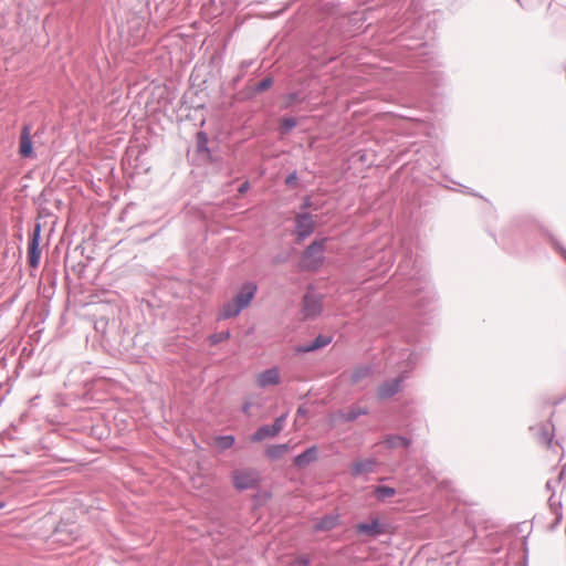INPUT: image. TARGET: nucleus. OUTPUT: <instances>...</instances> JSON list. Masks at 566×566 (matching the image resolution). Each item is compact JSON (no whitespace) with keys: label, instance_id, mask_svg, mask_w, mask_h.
<instances>
[{"label":"nucleus","instance_id":"14","mask_svg":"<svg viewBox=\"0 0 566 566\" xmlns=\"http://www.w3.org/2000/svg\"><path fill=\"white\" fill-rule=\"evenodd\" d=\"M329 343H331V337L319 335L316 337V339L310 346L301 347L297 350L302 352V353H307V352H312V350L322 348V347L328 345Z\"/></svg>","mask_w":566,"mask_h":566},{"label":"nucleus","instance_id":"22","mask_svg":"<svg viewBox=\"0 0 566 566\" xmlns=\"http://www.w3.org/2000/svg\"><path fill=\"white\" fill-rule=\"evenodd\" d=\"M285 418H286V416L282 415L281 417L276 418L274 423L271 426V429L273 430L275 436H277L282 431V429L284 427Z\"/></svg>","mask_w":566,"mask_h":566},{"label":"nucleus","instance_id":"1","mask_svg":"<svg viewBox=\"0 0 566 566\" xmlns=\"http://www.w3.org/2000/svg\"><path fill=\"white\" fill-rule=\"evenodd\" d=\"M325 241V239L315 241L305 250L300 262L302 269L315 271L322 265Z\"/></svg>","mask_w":566,"mask_h":566},{"label":"nucleus","instance_id":"19","mask_svg":"<svg viewBox=\"0 0 566 566\" xmlns=\"http://www.w3.org/2000/svg\"><path fill=\"white\" fill-rule=\"evenodd\" d=\"M375 494H376L377 499L385 500V499L394 496L396 494V491L394 488H390V486H377L375 489Z\"/></svg>","mask_w":566,"mask_h":566},{"label":"nucleus","instance_id":"16","mask_svg":"<svg viewBox=\"0 0 566 566\" xmlns=\"http://www.w3.org/2000/svg\"><path fill=\"white\" fill-rule=\"evenodd\" d=\"M287 451H289L287 444H274V446H270L266 449L265 453L270 459L275 460V459H280L281 457H283Z\"/></svg>","mask_w":566,"mask_h":566},{"label":"nucleus","instance_id":"18","mask_svg":"<svg viewBox=\"0 0 566 566\" xmlns=\"http://www.w3.org/2000/svg\"><path fill=\"white\" fill-rule=\"evenodd\" d=\"M234 441L233 436H220L213 438V446L219 450L224 451L231 448L234 444Z\"/></svg>","mask_w":566,"mask_h":566},{"label":"nucleus","instance_id":"27","mask_svg":"<svg viewBox=\"0 0 566 566\" xmlns=\"http://www.w3.org/2000/svg\"><path fill=\"white\" fill-rule=\"evenodd\" d=\"M397 440H398V441H399V443H400V444H402V446H406V447H407V446L409 444V441H408L407 439H405V438H400V437H399V438H397Z\"/></svg>","mask_w":566,"mask_h":566},{"label":"nucleus","instance_id":"7","mask_svg":"<svg viewBox=\"0 0 566 566\" xmlns=\"http://www.w3.org/2000/svg\"><path fill=\"white\" fill-rule=\"evenodd\" d=\"M256 292V285L254 283H245L239 291L238 295L233 298L240 304L242 308L249 306Z\"/></svg>","mask_w":566,"mask_h":566},{"label":"nucleus","instance_id":"6","mask_svg":"<svg viewBox=\"0 0 566 566\" xmlns=\"http://www.w3.org/2000/svg\"><path fill=\"white\" fill-rule=\"evenodd\" d=\"M314 226H315V221L313 220V218L305 213V214H300L297 216L296 218V234L298 237V239H304L306 237H308L313 230H314Z\"/></svg>","mask_w":566,"mask_h":566},{"label":"nucleus","instance_id":"17","mask_svg":"<svg viewBox=\"0 0 566 566\" xmlns=\"http://www.w3.org/2000/svg\"><path fill=\"white\" fill-rule=\"evenodd\" d=\"M374 465L375 462L373 460L358 461L353 464L352 472L354 475H358L371 471Z\"/></svg>","mask_w":566,"mask_h":566},{"label":"nucleus","instance_id":"23","mask_svg":"<svg viewBox=\"0 0 566 566\" xmlns=\"http://www.w3.org/2000/svg\"><path fill=\"white\" fill-rule=\"evenodd\" d=\"M272 85V80L271 78H264L262 80L259 84H258V91L262 92V91H265L268 90L270 86Z\"/></svg>","mask_w":566,"mask_h":566},{"label":"nucleus","instance_id":"5","mask_svg":"<svg viewBox=\"0 0 566 566\" xmlns=\"http://www.w3.org/2000/svg\"><path fill=\"white\" fill-rule=\"evenodd\" d=\"M322 311V298L314 294H306L303 298V314L305 317H314Z\"/></svg>","mask_w":566,"mask_h":566},{"label":"nucleus","instance_id":"13","mask_svg":"<svg viewBox=\"0 0 566 566\" xmlns=\"http://www.w3.org/2000/svg\"><path fill=\"white\" fill-rule=\"evenodd\" d=\"M274 437H275V433L271 429V426H262L250 437V440L252 442H260L264 439L274 438Z\"/></svg>","mask_w":566,"mask_h":566},{"label":"nucleus","instance_id":"28","mask_svg":"<svg viewBox=\"0 0 566 566\" xmlns=\"http://www.w3.org/2000/svg\"><path fill=\"white\" fill-rule=\"evenodd\" d=\"M198 136H199L200 138H202V139H205V140H206V138H205V136H203V134H202V133H199V134H198Z\"/></svg>","mask_w":566,"mask_h":566},{"label":"nucleus","instance_id":"24","mask_svg":"<svg viewBox=\"0 0 566 566\" xmlns=\"http://www.w3.org/2000/svg\"><path fill=\"white\" fill-rule=\"evenodd\" d=\"M365 411H354L352 410L350 412H348V415L346 416V419L347 420H354L356 419L360 413H364Z\"/></svg>","mask_w":566,"mask_h":566},{"label":"nucleus","instance_id":"8","mask_svg":"<svg viewBox=\"0 0 566 566\" xmlns=\"http://www.w3.org/2000/svg\"><path fill=\"white\" fill-rule=\"evenodd\" d=\"M19 154L23 158H29L33 154L31 132L29 126H24L21 130L19 142Z\"/></svg>","mask_w":566,"mask_h":566},{"label":"nucleus","instance_id":"10","mask_svg":"<svg viewBox=\"0 0 566 566\" xmlns=\"http://www.w3.org/2000/svg\"><path fill=\"white\" fill-rule=\"evenodd\" d=\"M356 530L358 533H363L371 537L384 533V528L377 520H373L370 523H360L356 526Z\"/></svg>","mask_w":566,"mask_h":566},{"label":"nucleus","instance_id":"12","mask_svg":"<svg viewBox=\"0 0 566 566\" xmlns=\"http://www.w3.org/2000/svg\"><path fill=\"white\" fill-rule=\"evenodd\" d=\"M338 524L337 515H328L321 518L314 526L316 531H329L336 527Z\"/></svg>","mask_w":566,"mask_h":566},{"label":"nucleus","instance_id":"2","mask_svg":"<svg viewBox=\"0 0 566 566\" xmlns=\"http://www.w3.org/2000/svg\"><path fill=\"white\" fill-rule=\"evenodd\" d=\"M232 482L240 491L254 489L260 483V474L253 469L235 470L232 472Z\"/></svg>","mask_w":566,"mask_h":566},{"label":"nucleus","instance_id":"20","mask_svg":"<svg viewBox=\"0 0 566 566\" xmlns=\"http://www.w3.org/2000/svg\"><path fill=\"white\" fill-rule=\"evenodd\" d=\"M230 338L229 332H220L209 336V342L211 345H217L221 342L228 340Z\"/></svg>","mask_w":566,"mask_h":566},{"label":"nucleus","instance_id":"3","mask_svg":"<svg viewBox=\"0 0 566 566\" xmlns=\"http://www.w3.org/2000/svg\"><path fill=\"white\" fill-rule=\"evenodd\" d=\"M40 237H41V227H40V224H36L34 227L33 233L30 238L29 245H28V263L33 269L39 266L40 259H41Z\"/></svg>","mask_w":566,"mask_h":566},{"label":"nucleus","instance_id":"9","mask_svg":"<svg viewBox=\"0 0 566 566\" xmlns=\"http://www.w3.org/2000/svg\"><path fill=\"white\" fill-rule=\"evenodd\" d=\"M402 378L390 380L381 385L378 389V396L382 399L390 398L400 390Z\"/></svg>","mask_w":566,"mask_h":566},{"label":"nucleus","instance_id":"25","mask_svg":"<svg viewBox=\"0 0 566 566\" xmlns=\"http://www.w3.org/2000/svg\"><path fill=\"white\" fill-rule=\"evenodd\" d=\"M296 179H297L296 172H293V174H291V175L286 178L285 184H286V185H293V184L296 181Z\"/></svg>","mask_w":566,"mask_h":566},{"label":"nucleus","instance_id":"15","mask_svg":"<svg viewBox=\"0 0 566 566\" xmlns=\"http://www.w3.org/2000/svg\"><path fill=\"white\" fill-rule=\"evenodd\" d=\"M315 455H316V449L310 448L302 454H298L297 457H295L294 464L297 467L306 465L307 463H310L312 460L315 459Z\"/></svg>","mask_w":566,"mask_h":566},{"label":"nucleus","instance_id":"26","mask_svg":"<svg viewBox=\"0 0 566 566\" xmlns=\"http://www.w3.org/2000/svg\"><path fill=\"white\" fill-rule=\"evenodd\" d=\"M250 409H251V402H244L243 406H242V411L245 413V415H250Z\"/></svg>","mask_w":566,"mask_h":566},{"label":"nucleus","instance_id":"4","mask_svg":"<svg viewBox=\"0 0 566 566\" xmlns=\"http://www.w3.org/2000/svg\"><path fill=\"white\" fill-rule=\"evenodd\" d=\"M255 381L260 388L276 386L281 381L280 369L277 367L266 369L256 375Z\"/></svg>","mask_w":566,"mask_h":566},{"label":"nucleus","instance_id":"11","mask_svg":"<svg viewBox=\"0 0 566 566\" xmlns=\"http://www.w3.org/2000/svg\"><path fill=\"white\" fill-rule=\"evenodd\" d=\"M242 310L243 308L240 306V304L232 300L231 302H228L222 306L219 313V318L228 319L231 317H235Z\"/></svg>","mask_w":566,"mask_h":566},{"label":"nucleus","instance_id":"21","mask_svg":"<svg viewBox=\"0 0 566 566\" xmlns=\"http://www.w3.org/2000/svg\"><path fill=\"white\" fill-rule=\"evenodd\" d=\"M295 126H296V119H294V118H283L281 120V130L283 134L287 133Z\"/></svg>","mask_w":566,"mask_h":566}]
</instances>
